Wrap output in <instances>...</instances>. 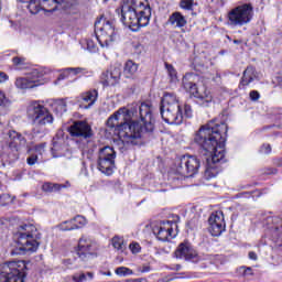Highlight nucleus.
<instances>
[{
  "instance_id": "obj_1",
  "label": "nucleus",
  "mask_w": 282,
  "mask_h": 282,
  "mask_svg": "<svg viewBox=\"0 0 282 282\" xmlns=\"http://www.w3.org/2000/svg\"><path fill=\"white\" fill-rule=\"evenodd\" d=\"M107 127L115 129L123 144L138 145L143 133H153L151 108L147 104H141L139 108H120L108 118Z\"/></svg>"
},
{
  "instance_id": "obj_2",
  "label": "nucleus",
  "mask_w": 282,
  "mask_h": 282,
  "mask_svg": "<svg viewBox=\"0 0 282 282\" xmlns=\"http://www.w3.org/2000/svg\"><path fill=\"white\" fill-rule=\"evenodd\" d=\"M226 133L228 126L217 120H212L203 126L195 134L194 142L200 148V155L206 160V169L204 172L205 180L217 177V167L213 164L224 162L226 158Z\"/></svg>"
},
{
  "instance_id": "obj_3",
  "label": "nucleus",
  "mask_w": 282,
  "mask_h": 282,
  "mask_svg": "<svg viewBox=\"0 0 282 282\" xmlns=\"http://www.w3.org/2000/svg\"><path fill=\"white\" fill-rule=\"evenodd\" d=\"M116 12L120 14L121 23L132 32L147 28L151 21V7L148 0H122Z\"/></svg>"
},
{
  "instance_id": "obj_4",
  "label": "nucleus",
  "mask_w": 282,
  "mask_h": 282,
  "mask_svg": "<svg viewBox=\"0 0 282 282\" xmlns=\"http://www.w3.org/2000/svg\"><path fill=\"white\" fill-rule=\"evenodd\" d=\"M26 113L33 124L29 138H31V140H43V138L47 135V124H53L54 122V116L45 106L37 101H33L28 107Z\"/></svg>"
},
{
  "instance_id": "obj_5",
  "label": "nucleus",
  "mask_w": 282,
  "mask_h": 282,
  "mask_svg": "<svg viewBox=\"0 0 282 282\" xmlns=\"http://www.w3.org/2000/svg\"><path fill=\"white\" fill-rule=\"evenodd\" d=\"M18 247L11 252V254H25V252H36L39 250V239L41 234L34 225H21L18 228Z\"/></svg>"
},
{
  "instance_id": "obj_6",
  "label": "nucleus",
  "mask_w": 282,
  "mask_h": 282,
  "mask_svg": "<svg viewBox=\"0 0 282 282\" xmlns=\"http://www.w3.org/2000/svg\"><path fill=\"white\" fill-rule=\"evenodd\" d=\"M161 118L167 124H182L184 122V112L173 93H165L161 99L160 106Z\"/></svg>"
},
{
  "instance_id": "obj_7",
  "label": "nucleus",
  "mask_w": 282,
  "mask_h": 282,
  "mask_svg": "<svg viewBox=\"0 0 282 282\" xmlns=\"http://www.w3.org/2000/svg\"><path fill=\"white\" fill-rule=\"evenodd\" d=\"M199 82V75L195 73H187L183 76V87L186 91H189L195 98L196 105L199 107H210L213 105V94L206 88H199L197 83Z\"/></svg>"
},
{
  "instance_id": "obj_8",
  "label": "nucleus",
  "mask_w": 282,
  "mask_h": 282,
  "mask_svg": "<svg viewBox=\"0 0 282 282\" xmlns=\"http://www.w3.org/2000/svg\"><path fill=\"white\" fill-rule=\"evenodd\" d=\"M28 262L14 260L0 265V282H25Z\"/></svg>"
},
{
  "instance_id": "obj_9",
  "label": "nucleus",
  "mask_w": 282,
  "mask_h": 282,
  "mask_svg": "<svg viewBox=\"0 0 282 282\" xmlns=\"http://www.w3.org/2000/svg\"><path fill=\"white\" fill-rule=\"evenodd\" d=\"M254 17V8L252 3L239 4L227 12V25L229 28H243L252 21Z\"/></svg>"
},
{
  "instance_id": "obj_10",
  "label": "nucleus",
  "mask_w": 282,
  "mask_h": 282,
  "mask_svg": "<svg viewBox=\"0 0 282 282\" xmlns=\"http://www.w3.org/2000/svg\"><path fill=\"white\" fill-rule=\"evenodd\" d=\"M58 6H62L63 10H74L78 6V0H37L28 4V10L31 14H39L41 10L55 12Z\"/></svg>"
},
{
  "instance_id": "obj_11",
  "label": "nucleus",
  "mask_w": 282,
  "mask_h": 282,
  "mask_svg": "<svg viewBox=\"0 0 282 282\" xmlns=\"http://www.w3.org/2000/svg\"><path fill=\"white\" fill-rule=\"evenodd\" d=\"M95 34L101 47H109L116 36V26L110 21L98 20L95 22Z\"/></svg>"
},
{
  "instance_id": "obj_12",
  "label": "nucleus",
  "mask_w": 282,
  "mask_h": 282,
  "mask_svg": "<svg viewBox=\"0 0 282 282\" xmlns=\"http://www.w3.org/2000/svg\"><path fill=\"white\" fill-rule=\"evenodd\" d=\"M50 72H52L50 68H35L26 77L17 78L15 87L18 89H34V87L43 85L41 78L50 74Z\"/></svg>"
},
{
  "instance_id": "obj_13",
  "label": "nucleus",
  "mask_w": 282,
  "mask_h": 282,
  "mask_svg": "<svg viewBox=\"0 0 282 282\" xmlns=\"http://www.w3.org/2000/svg\"><path fill=\"white\" fill-rule=\"evenodd\" d=\"M98 169L105 175H113L116 169V150L107 145L99 150Z\"/></svg>"
},
{
  "instance_id": "obj_14",
  "label": "nucleus",
  "mask_w": 282,
  "mask_h": 282,
  "mask_svg": "<svg viewBox=\"0 0 282 282\" xmlns=\"http://www.w3.org/2000/svg\"><path fill=\"white\" fill-rule=\"evenodd\" d=\"M98 250V245L94 239L88 236H82L78 241L77 256L82 261H87L88 259H94L96 257V251Z\"/></svg>"
},
{
  "instance_id": "obj_15",
  "label": "nucleus",
  "mask_w": 282,
  "mask_h": 282,
  "mask_svg": "<svg viewBox=\"0 0 282 282\" xmlns=\"http://www.w3.org/2000/svg\"><path fill=\"white\" fill-rule=\"evenodd\" d=\"M174 224L171 220H161L154 225L152 232L159 241H171L175 237V234H173Z\"/></svg>"
},
{
  "instance_id": "obj_16",
  "label": "nucleus",
  "mask_w": 282,
  "mask_h": 282,
  "mask_svg": "<svg viewBox=\"0 0 282 282\" xmlns=\"http://www.w3.org/2000/svg\"><path fill=\"white\" fill-rule=\"evenodd\" d=\"M208 230L212 237H220L226 231V220L224 219V212H214L208 218Z\"/></svg>"
},
{
  "instance_id": "obj_17",
  "label": "nucleus",
  "mask_w": 282,
  "mask_h": 282,
  "mask_svg": "<svg viewBox=\"0 0 282 282\" xmlns=\"http://www.w3.org/2000/svg\"><path fill=\"white\" fill-rule=\"evenodd\" d=\"M122 76V66L113 65L100 76L101 84L104 87H116L120 83Z\"/></svg>"
},
{
  "instance_id": "obj_18",
  "label": "nucleus",
  "mask_w": 282,
  "mask_h": 282,
  "mask_svg": "<svg viewBox=\"0 0 282 282\" xmlns=\"http://www.w3.org/2000/svg\"><path fill=\"white\" fill-rule=\"evenodd\" d=\"M67 131L72 138H83L84 140H87L94 135L91 126H89L87 121H75L67 128Z\"/></svg>"
},
{
  "instance_id": "obj_19",
  "label": "nucleus",
  "mask_w": 282,
  "mask_h": 282,
  "mask_svg": "<svg viewBox=\"0 0 282 282\" xmlns=\"http://www.w3.org/2000/svg\"><path fill=\"white\" fill-rule=\"evenodd\" d=\"M174 254L176 259H183L184 261H193L194 263H197L199 261V256L197 254V251L193 249V247L188 242L180 243Z\"/></svg>"
},
{
  "instance_id": "obj_20",
  "label": "nucleus",
  "mask_w": 282,
  "mask_h": 282,
  "mask_svg": "<svg viewBox=\"0 0 282 282\" xmlns=\"http://www.w3.org/2000/svg\"><path fill=\"white\" fill-rule=\"evenodd\" d=\"M98 100V89H90L80 94L78 104L79 109H91Z\"/></svg>"
},
{
  "instance_id": "obj_21",
  "label": "nucleus",
  "mask_w": 282,
  "mask_h": 282,
  "mask_svg": "<svg viewBox=\"0 0 282 282\" xmlns=\"http://www.w3.org/2000/svg\"><path fill=\"white\" fill-rule=\"evenodd\" d=\"M52 154L53 158H65V155H68V160H72V152H69L63 139H53Z\"/></svg>"
},
{
  "instance_id": "obj_22",
  "label": "nucleus",
  "mask_w": 282,
  "mask_h": 282,
  "mask_svg": "<svg viewBox=\"0 0 282 282\" xmlns=\"http://www.w3.org/2000/svg\"><path fill=\"white\" fill-rule=\"evenodd\" d=\"M254 80H259V73L253 66H248L242 73L239 87H248V85L254 83Z\"/></svg>"
},
{
  "instance_id": "obj_23",
  "label": "nucleus",
  "mask_w": 282,
  "mask_h": 282,
  "mask_svg": "<svg viewBox=\"0 0 282 282\" xmlns=\"http://www.w3.org/2000/svg\"><path fill=\"white\" fill-rule=\"evenodd\" d=\"M183 164L185 166L187 165V173L188 177H194V175H197L199 173V159L193 155H185V161H183Z\"/></svg>"
},
{
  "instance_id": "obj_24",
  "label": "nucleus",
  "mask_w": 282,
  "mask_h": 282,
  "mask_svg": "<svg viewBox=\"0 0 282 282\" xmlns=\"http://www.w3.org/2000/svg\"><path fill=\"white\" fill-rule=\"evenodd\" d=\"M167 23L170 25H175L176 28H185L188 21H186V17H184L182 12L175 11L169 17Z\"/></svg>"
},
{
  "instance_id": "obj_25",
  "label": "nucleus",
  "mask_w": 282,
  "mask_h": 282,
  "mask_svg": "<svg viewBox=\"0 0 282 282\" xmlns=\"http://www.w3.org/2000/svg\"><path fill=\"white\" fill-rule=\"evenodd\" d=\"M185 178L186 176L180 174L177 170H172L167 175V181L172 188H180V186H182V182H184Z\"/></svg>"
},
{
  "instance_id": "obj_26",
  "label": "nucleus",
  "mask_w": 282,
  "mask_h": 282,
  "mask_svg": "<svg viewBox=\"0 0 282 282\" xmlns=\"http://www.w3.org/2000/svg\"><path fill=\"white\" fill-rule=\"evenodd\" d=\"M62 188H69V182H66V184L47 182L42 185V191H44V193H59Z\"/></svg>"
},
{
  "instance_id": "obj_27",
  "label": "nucleus",
  "mask_w": 282,
  "mask_h": 282,
  "mask_svg": "<svg viewBox=\"0 0 282 282\" xmlns=\"http://www.w3.org/2000/svg\"><path fill=\"white\" fill-rule=\"evenodd\" d=\"M184 162H186V156L185 155L176 159L174 170H176L180 175H183L185 177H189L188 172H187V165L184 164Z\"/></svg>"
},
{
  "instance_id": "obj_28",
  "label": "nucleus",
  "mask_w": 282,
  "mask_h": 282,
  "mask_svg": "<svg viewBox=\"0 0 282 282\" xmlns=\"http://www.w3.org/2000/svg\"><path fill=\"white\" fill-rule=\"evenodd\" d=\"M53 109L57 116H63L67 111V102L64 99H57L53 102Z\"/></svg>"
},
{
  "instance_id": "obj_29",
  "label": "nucleus",
  "mask_w": 282,
  "mask_h": 282,
  "mask_svg": "<svg viewBox=\"0 0 282 282\" xmlns=\"http://www.w3.org/2000/svg\"><path fill=\"white\" fill-rule=\"evenodd\" d=\"M10 105H12L10 99L6 98V94H3L0 90V116L8 113V109H10Z\"/></svg>"
},
{
  "instance_id": "obj_30",
  "label": "nucleus",
  "mask_w": 282,
  "mask_h": 282,
  "mask_svg": "<svg viewBox=\"0 0 282 282\" xmlns=\"http://www.w3.org/2000/svg\"><path fill=\"white\" fill-rule=\"evenodd\" d=\"M74 282H87V281H94V273L87 272V273H76L73 275Z\"/></svg>"
},
{
  "instance_id": "obj_31",
  "label": "nucleus",
  "mask_w": 282,
  "mask_h": 282,
  "mask_svg": "<svg viewBox=\"0 0 282 282\" xmlns=\"http://www.w3.org/2000/svg\"><path fill=\"white\" fill-rule=\"evenodd\" d=\"M123 72L127 76H133V74L138 72V64L129 59L128 62H126Z\"/></svg>"
},
{
  "instance_id": "obj_32",
  "label": "nucleus",
  "mask_w": 282,
  "mask_h": 282,
  "mask_svg": "<svg viewBox=\"0 0 282 282\" xmlns=\"http://www.w3.org/2000/svg\"><path fill=\"white\" fill-rule=\"evenodd\" d=\"M70 221H73L75 230H78L80 228H84V226H87V218H85V216L77 215L74 218H72Z\"/></svg>"
},
{
  "instance_id": "obj_33",
  "label": "nucleus",
  "mask_w": 282,
  "mask_h": 282,
  "mask_svg": "<svg viewBox=\"0 0 282 282\" xmlns=\"http://www.w3.org/2000/svg\"><path fill=\"white\" fill-rule=\"evenodd\" d=\"M165 69L169 74L170 82L177 83V70L175 67L172 64L165 63Z\"/></svg>"
},
{
  "instance_id": "obj_34",
  "label": "nucleus",
  "mask_w": 282,
  "mask_h": 282,
  "mask_svg": "<svg viewBox=\"0 0 282 282\" xmlns=\"http://www.w3.org/2000/svg\"><path fill=\"white\" fill-rule=\"evenodd\" d=\"M66 72H68V74H74V76H78V74H83V76L91 74V72L85 67H68L66 68Z\"/></svg>"
},
{
  "instance_id": "obj_35",
  "label": "nucleus",
  "mask_w": 282,
  "mask_h": 282,
  "mask_svg": "<svg viewBox=\"0 0 282 282\" xmlns=\"http://www.w3.org/2000/svg\"><path fill=\"white\" fill-rule=\"evenodd\" d=\"M178 6L182 10H187L191 12L193 11V7L197 6V3H195V0H181Z\"/></svg>"
},
{
  "instance_id": "obj_36",
  "label": "nucleus",
  "mask_w": 282,
  "mask_h": 282,
  "mask_svg": "<svg viewBox=\"0 0 282 282\" xmlns=\"http://www.w3.org/2000/svg\"><path fill=\"white\" fill-rule=\"evenodd\" d=\"M112 246L116 250H124L126 248L124 240L120 237L112 238Z\"/></svg>"
},
{
  "instance_id": "obj_37",
  "label": "nucleus",
  "mask_w": 282,
  "mask_h": 282,
  "mask_svg": "<svg viewBox=\"0 0 282 282\" xmlns=\"http://www.w3.org/2000/svg\"><path fill=\"white\" fill-rule=\"evenodd\" d=\"M116 274L118 276H129V274H133V271L127 267H119L116 269Z\"/></svg>"
},
{
  "instance_id": "obj_38",
  "label": "nucleus",
  "mask_w": 282,
  "mask_h": 282,
  "mask_svg": "<svg viewBox=\"0 0 282 282\" xmlns=\"http://www.w3.org/2000/svg\"><path fill=\"white\" fill-rule=\"evenodd\" d=\"M59 230L69 231V230H76L74 227V223L72 220H66L59 225Z\"/></svg>"
},
{
  "instance_id": "obj_39",
  "label": "nucleus",
  "mask_w": 282,
  "mask_h": 282,
  "mask_svg": "<svg viewBox=\"0 0 282 282\" xmlns=\"http://www.w3.org/2000/svg\"><path fill=\"white\" fill-rule=\"evenodd\" d=\"M8 135L10 140H19L20 142H25V138L23 135L14 130H11L8 132Z\"/></svg>"
},
{
  "instance_id": "obj_40",
  "label": "nucleus",
  "mask_w": 282,
  "mask_h": 282,
  "mask_svg": "<svg viewBox=\"0 0 282 282\" xmlns=\"http://www.w3.org/2000/svg\"><path fill=\"white\" fill-rule=\"evenodd\" d=\"M8 204H12V197L10 194L0 195V206H8Z\"/></svg>"
},
{
  "instance_id": "obj_41",
  "label": "nucleus",
  "mask_w": 282,
  "mask_h": 282,
  "mask_svg": "<svg viewBox=\"0 0 282 282\" xmlns=\"http://www.w3.org/2000/svg\"><path fill=\"white\" fill-rule=\"evenodd\" d=\"M86 45L88 52H91L93 54L98 52V46L96 45V42H94V40H87Z\"/></svg>"
},
{
  "instance_id": "obj_42",
  "label": "nucleus",
  "mask_w": 282,
  "mask_h": 282,
  "mask_svg": "<svg viewBox=\"0 0 282 282\" xmlns=\"http://www.w3.org/2000/svg\"><path fill=\"white\" fill-rule=\"evenodd\" d=\"M25 57L23 56H15L12 58V63L13 65H15V67H21L23 65H25Z\"/></svg>"
},
{
  "instance_id": "obj_43",
  "label": "nucleus",
  "mask_w": 282,
  "mask_h": 282,
  "mask_svg": "<svg viewBox=\"0 0 282 282\" xmlns=\"http://www.w3.org/2000/svg\"><path fill=\"white\" fill-rule=\"evenodd\" d=\"M238 272L239 274H242V276H252V268L250 267H240Z\"/></svg>"
},
{
  "instance_id": "obj_44",
  "label": "nucleus",
  "mask_w": 282,
  "mask_h": 282,
  "mask_svg": "<svg viewBox=\"0 0 282 282\" xmlns=\"http://www.w3.org/2000/svg\"><path fill=\"white\" fill-rule=\"evenodd\" d=\"M184 117L185 118H193V108L188 104L184 105L183 118Z\"/></svg>"
},
{
  "instance_id": "obj_45",
  "label": "nucleus",
  "mask_w": 282,
  "mask_h": 282,
  "mask_svg": "<svg viewBox=\"0 0 282 282\" xmlns=\"http://www.w3.org/2000/svg\"><path fill=\"white\" fill-rule=\"evenodd\" d=\"M45 147H47V143L45 142L35 145L34 147L35 153H37V155H43V153H45Z\"/></svg>"
},
{
  "instance_id": "obj_46",
  "label": "nucleus",
  "mask_w": 282,
  "mask_h": 282,
  "mask_svg": "<svg viewBox=\"0 0 282 282\" xmlns=\"http://www.w3.org/2000/svg\"><path fill=\"white\" fill-rule=\"evenodd\" d=\"M260 153H263L264 155L272 153V147L269 143L262 144V147L260 148Z\"/></svg>"
},
{
  "instance_id": "obj_47",
  "label": "nucleus",
  "mask_w": 282,
  "mask_h": 282,
  "mask_svg": "<svg viewBox=\"0 0 282 282\" xmlns=\"http://www.w3.org/2000/svg\"><path fill=\"white\" fill-rule=\"evenodd\" d=\"M37 161H39V154H31L26 159V162H28L29 166H34V164H36Z\"/></svg>"
},
{
  "instance_id": "obj_48",
  "label": "nucleus",
  "mask_w": 282,
  "mask_h": 282,
  "mask_svg": "<svg viewBox=\"0 0 282 282\" xmlns=\"http://www.w3.org/2000/svg\"><path fill=\"white\" fill-rule=\"evenodd\" d=\"M249 98L250 100H252L253 102H257V100H259V98H261V94H259L257 90H251L249 93Z\"/></svg>"
},
{
  "instance_id": "obj_49",
  "label": "nucleus",
  "mask_w": 282,
  "mask_h": 282,
  "mask_svg": "<svg viewBox=\"0 0 282 282\" xmlns=\"http://www.w3.org/2000/svg\"><path fill=\"white\" fill-rule=\"evenodd\" d=\"M129 248L133 254H138V252H140V243L138 242L130 243Z\"/></svg>"
},
{
  "instance_id": "obj_50",
  "label": "nucleus",
  "mask_w": 282,
  "mask_h": 282,
  "mask_svg": "<svg viewBox=\"0 0 282 282\" xmlns=\"http://www.w3.org/2000/svg\"><path fill=\"white\" fill-rule=\"evenodd\" d=\"M67 76H69V72H67V68H65L63 70V73L59 74V76L57 77V80L55 82V85H58L59 80H65V78H67Z\"/></svg>"
},
{
  "instance_id": "obj_51",
  "label": "nucleus",
  "mask_w": 282,
  "mask_h": 282,
  "mask_svg": "<svg viewBox=\"0 0 282 282\" xmlns=\"http://www.w3.org/2000/svg\"><path fill=\"white\" fill-rule=\"evenodd\" d=\"M144 52V47L141 44H137L133 46V54H137V56H140Z\"/></svg>"
},
{
  "instance_id": "obj_52",
  "label": "nucleus",
  "mask_w": 282,
  "mask_h": 282,
  "mask_svg": "<svg viewBox=\"0 0 282 282\" xmlns=\"http://www.w3.org/2000/svg\"><path fill=\"white\" fill-rule=\"evenodd\" d=\"M8 74L1 72L0 73V83H6V80H8Z\"/></svg>"
},
{
  "instance_id": "obj_53",
  "label": "nucleus",
  "mask_w": 282,
  "mask_h": 282,
  "mask_svg": "<svg viewBox=\"0 0 282 282\" xmlns=\"http://www.w3.org/2000/svg\"><path fill=\"white\" fill-rule=\"evenodd\" d=\"M275 83H278V85L282 86V73H279L276 76H275Z\"/></svg>"
},
{
  "instance_id": "obj_54",
  "label": "nucleus",
  "mask_w": 282,
  "mask_h": 282,
  "mask_svg": "<svg viewBox=\"0 0 282 282\" xmlns=\"http://www.w3.org/2000/svg\"><path fill=\"white\" fill-rule=\"evenodd\" d=\"M249 259H251V261H257V259H258L257 253L254 251H250Z\"/></svg>"
},
{
  "instance_id": "obj_55",
  "label": "nucleus",
  "mask_w": 282,
  "mask_h": 282,
  "mask_svg": "<svg viewBox=\"0 0 282 282\" xmlns=\"http://www.w3.org/2000/svg\"><path fill=\"white\" fill-rule=\"evenodd\" d=\"M195 221H197V219H196V218H193L192 220H189V221L187 223V226H188L189 228H195Z\"/></svg>"
},
{
  "instance_id": "obj_56",
  "label": "nucleus",
  "mask_w": 282,
  "mask_h": 282,
  "mask_svg": "<svg viewBox=\"0 0 282 282\" xmlns=\"http://www.w3.org/2000/svg\"><path fill=\"white\" fill-rule=\"evenodd\" d=\"M21 3H29V6H31L33 3V1H35V3L39 2V0H20Z\"/></svg>"
},
{
  "instance_id": "obj_57",
  "label": "nucleus",
  "mask_w": 282,
  "mask_h": 282,
  "mask_svg": "<svg viewBox=\"0 0 282 282\" xmlns=\"http://www.w3.org/2000/svg\"><path fill=\"white\" fill-rule=\"evenodd\" d=\"M143 272H149V267H147L145 269H143Z\"/></svg>"
},
{
  "instance_id": "obj_58",
  "label": "nucleus",
  "mask_w": 282,
  "mask_h": 282,
  "mask_svg": "<svg viewBox=\"0 0 282 282\" xmlns=\"http://www.w3.org/2000/svg\"><path fill=\"white\" fill-rule=\"evenodd\" d=\"M174 279H181V278H170L169 281H174Z\"/></svg>"
},
{
  "instance_id": "obj_59",
  "label": "nucleus",
  "mask_w": 282,
  "mask_h": 282,
  "mask_svg": "<svg viewBox=\"0 0 282 282\" xmlns=\"http://www.w3.org/2000/svg\"><path fill=\"white\" fill-rule=\"evenodd\" d=\"M107 1H109V0H104L105 3H107Z\"/></svg>"
}]
</instances>
